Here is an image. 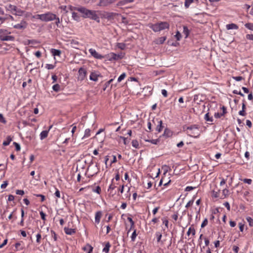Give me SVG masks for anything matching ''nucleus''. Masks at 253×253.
Segmentation results:
<instances>
[{"instance_id": "obj_25", "label": "nucleus", "mask_w": 253, "mask_h": 253, "mask_svg": "<svg viewBox=\"0 0 253 253\" xmlns=\"http://www.w3.org/2000/svg\"><path fill=\"white\" fill-rule=\"evenodd\" d=\"M205 120L207 122H212L213 118L212 117H210L209 116V113H207L204 117Z\"/></svg>"}, {"instance_id": "obj_59", "label": "nucleus", "mask_w": 253, "mask_h": 253, "mask_svg": "<svg viewBox=\"0 0 253 253\" xmlns=\"http://www.w3.org/2000/svg\"><path fill=\"white\" fill-rule=\"evenodd\" d=\"M37 240L36 241L38 243H41V235L39 233L36 235Z\"/></svg>"}, {"instance_id": "obj_32", "label": "nucleus", "mask_w": 253, "mask_h": 253, "mask_svg": "<svg viewBox=\"0 0 253 253\" xmlns=\"http://www.w3.org/2000/svg\"><path fill=\"white\" fill-rule=\"evenodd\" d=\"M126 46V45L125 43L121 42L117 43V47L122 50H124Z\"/></svg>"}, {"instance_id": "obj_44", "label": "nucleus", "mask_w": 253, "mask_h": 253, "mask_svg": "<svg viewBox=\"0 0 253 253\" xmlns=\"http://www.w3.org/2000/svg\"><path fill=\"white\" fill-rule=\"evenodd\" d=\"M55 67L54 65L47 64H46L45 68L48 70H51L54 69Z\"/></svg>"}, {"instance_id": "obj_41", "label": "nucleus", "mask_w": 253, "mask_h": 253, "mask_svg": "<svg viewBox=\"0 0 253 253\" xmlns=\"http://www.w3.org/2000/svg\"><path fill=\"white\" fill-rule=\"evenodd\" d=\"M156 236L157 237V242H160L162 236V234L160 232H157L156 233Z\"/></svg>"}, {"instance_id": "obj_21", "label": "nucleus", "mask_w": 253, "mask_h": 253, "mask_svg": "<svg viewBox=\"0 0 253 253\" xmlns=\"http://www.w3.org/2000/svg\"><path fill=\"white\" fill-rule=\"evenodd\" d=\"M51 53L54 56H60L61 51V50L59 49H51Z\"/></svg>"}, {"instance_id": "obj_4", "label": "nucleus", "mask_w": 253, "mask_h": 253, "mask_svg": "<svg viewBox=\"0 0 253 253\" xmlns=\"http://www.w3.org/2000/svg\"><path fill=\"white\" fill-rule=\"evenodd\" d=\"M7 31L4 29H0V40L2 41H13L14 37L12 36H7Z\"/></svg>"}, {"instance_id": "obj_29", "label": "nucleus", "mask_w": 253, "mask_h": 253, "mask_svg": "<svg viewBox=\"0 0 253 253\" xmlns=\"http://www.w3.org/2000/svg\"><path fill=\"white\" fill-rule=\"evenodd\" d=\"M145 140V141L150 142L154 144H157L158 143L160 142V139L159 138L156 139H152V140L146 139Z\"/></svg>"}, {"instance_id": "obj_35", "label": "nucleus", "mask_w": 253, "mask_h": 253, "mask_svg": "<svg viewBox=\"0 0 253 253\" xmlns=\"http://www.w3.org/2000/svg\"><path fill=\"white\" fill-rule=\"evenodd\" d=\"M132 145L135 148H138L139 147V143L136 140H133L132 141Z\"/></svg>"}, {"instance_id": "obj_46", "label": "nucleus", "mask_w": 253, "mask_h": 253, "mask_svg": "<svg viewBox=\"0 0 253 253\" xmlns=\"http://www.w3.org/2000/svg\"><path fill=\"white\" fill-rule=\"evenodd\" d=\"M208 223V220L207 218H205L204 221H203L202 224H201V227L204 228L205 227Z\"/></svg>"}, {"instance_id": "obj_58", "label": "nucleus", "mask_w": 253, "mask_h": 253, "mask_svg": "<svg viewBox=\"0 0 253 253\" xmlns=\"http://www.w3.org/2000/svg\"><path fill=\"white\" fill-rule=\"evenodd\" d=\"M40 214L41 216V218L43 220H45V216H46L45 214L42 211H40Z\"/></svg>"}, {"instance_id": "obj_27", "label": "nucleus", "mask_w": 253, "mask_h": 253, "mask_svg": "<svg viewBox=\"0 0 253 253\" xmlns=\"http://www.w3.org/2000/svg\"><path fill=\"white\" fill-rule=\"evenodd\" d=\"M90 135V130L88 128L86 129L84 131V136L83 137L82 139L88 137Z\"/></svg>"}, {"instance_id": "obj_16", "label": "nucleus", "mask_w": 253, "mask_h": 253, "mask_svg": "<svg viewBox=\"0 0 253 253\" xmlns=\"http://www.w3.org/2000/svg\"><path fill=\"white\" fill-rule=\"evenodd\" d=\"M167 39V37H162L158 38L155 41V43L158 44H163Z\"/></svg>"}, {"instance_id": "obj_33", "label": "nucleus", "mask_w": 253, "mask_h": 253, "mask_svg": "<svg viewBox=\"0 0 253 253\" xmlns=\"http://www.w3.org/2000/svg\"><path fill=\"white\" fill-rule=\"evenodd\" d=\"M162 169L164 170V174H166L168 172V171L170 169V168L167 165H164L163 166Z\"/></svg>"}, {"instance_id": "obj_5", "label": "nucleus", "mask_w": 253, "mask_h": 253, "mask_svg": "<svg viewBox=\"0 0 253 253\" xmlns=\"http://www.w3.org/2000/svg\"><path fill=\"white\" fill-rule=\"evenodd\" d=\"M55 15L56 14L51 12H46L43 14L42 21L48 22L53 21L55 19Z\"/></svg>"}, {"instance_id": "obj_7", "label": "nucleus", "mask_w": 253, "mask_h": 253, "mask_svg": "<svg viewBox=\"0 0 253 253\" xmlns=\"http://www.w3.org/2000/svg\"><path fill=\"white\" fill-rule=\"evenodd\" d=\"M153 123L156 125V123L158 124L156 127V130L158 131V132H161L162 130V129L163 128V126H162V121L159 120L158 119H153Z\"/></svg>"}, {"instance_id": "obj_3", "label": "nucleus", "mask_w": 253, "mask_h": 253, "mask_svg": "<svg viewBox=\"0 0 253 253\" xmlns=\"http://www.w3.org/2000/svg\"><path fill=\"white\" fill-rule=\"evenodd\" d=\"M149 27L154 32H158L166 29H169V24L167 22H160L155 24H149Z\"/></svg>"}, {"instance_id": "obj_36", "label": "nucleus", "mask_w": 253, "mask_h": 253, "mask_svg": "<svg viewBox=\"0 0 253 253\" xmlns=\"http://www.w3.org/2000/svg\"><path fill=\"white\" fill-rule=\"evenodd\" d=\"M126 77V74L124 73L122 74L118 79V82H121L123 80H124Z\"/></svg>"}, {"instance_id": "obj_48", "label": "nucleus", "mask_w": 253, "mask_h": 253, "mask_svg": "<svg viewBox=\"0 0 253 253\" xmlns=\"http://www.w3.org/2000/svg\"><path fill=\"white\" fill-rule=\"evenodd\" d=\"M13 145L15 146V150L17 151H20L21 148L20 145L18 143L14 142H13Z\"/></svg>"}, {"instance_id": "obj_43", "label": "nucleus", "mask_w": 253, "mask_h": 253, "mask_svg": "<svg viewBox=\"0 0 253 253\" xmlns=\"http://www.w3.org/2000/svg\"><path fill=\"white\" fill-rule=\"evenodd\" d=\"M127 220L130 222V229L134 227V222L133 221L132 219L130 217H127Z\"/></svg>"}, {"instance_id": "obj_62", "label": "nucleus", "mask_w": 253, "mask_h": 253, "mask_svg": "<svg viewBox=\"0 0 253 253\" xmlns=\"http://www.w3.org/2000/svg\"><path fill=\"white\" fill-rule=\"evenodd\" d=\"M223 116V114L222 113H215L214 114V117L216 118H219Z\"/></svg>"}, {"instance_id": "obj_24", "label": "nucleus", "mask_w": 253, "mask_h": 253, "mask_svg": "<svg viewBox=\"0 0 253 253\" xmlns=\"http://www.w3.org/2000/svg\"><path fill=\"white\" fill-rule=\"evenodd\" d=\"M192 233V235H193V236H194V235H195V233H196V231H195V230L194 228V227H192V226H191V227H190L189 228V229H188V231H187V235H188V236L190 235V233Z\"/></svg>"}, {"instance_id": "obj_53", "label": "nucleus", "mask_w": 253, "mask_h": 253, "mask_svg": "<svg viewBox=\"0 0 253 253\" xmlns=\"http://www.w3.org/2000/svg\"><path fill=\"white\" fill-rule=\"evenodd\" d=\"M59 8L62 9L65 13H67L68 12V11L67 9V6L66 5L60 6Z\"/></svg>"}, {"instance_id": "obj_6", "label": "nucleus", "mask_w": 253, "mask_h": 253, "mask_svg": "<svg viewBox=\"0 0 253 253\" xmlns=\"http://www.w3.org/2000/svg\"><path fill=\"white\" fill-rule=\"evenodd\" d=\"M117 0H99L97 5L102 7L108 6L114 3Z\"/></svg>"}, {"instance_id": "obj_22", "label": "nucleus", "mask_w": 253, "mask_h": 253, "mask_svg": "<svg viewBox=\"0 0 253 253\" xmlns=\"http://www.w3.org/2000/svg\"><path fill=\"white\" fill-rule=\"evenodd\" d=\"M172 135L171 131L168 128H166L165 129L164 132L163 134V136H165L166 137H169Z\"/></svg>"}, {"instance_id": "obj_52", "label": "nucleus", "mask_w": 253, "mask_h": 253, "mask_svg": "<svg viewBox=\"0 0 253 253\" xmlns=\"http://www.w3.org/2000/svg\"><path fill=\"white\" fill-rule=\"evenodd\" d=\"M35 196L38 197H41V202H43L45 200V196L42 194H34Z\"/></svg>"}, {"instance_id": "obj_30", "label": "nucleus", "mask_w": 253, "mask_h": 253, "mask_svg": "<svg viewBox=\"0 0 253 253\" xmlns=\"http://www.w3.org/2000/svg\"><path fill=\"white\" fill-rule=\"evenodd\" d=\"M183 33L185 35V38H187L189 34V30L186 26L183 27Z\"/></svg>"}, {"instance_id": "obj_26", "label": "nucleus", "mask_w": 253, "mask_h": 253, "mask_svg": "<svg viewBox=\"0 0 253 253\" xmlns=\"http://www.w3.org/2000/svg\"><path fill=\"white\" fill-rule=\"evenodd\" d=\"M110 246H111L110 244V243L109 242L106 243V245H105V247L103 249V252H105L106 253H108Z\"/></svg>"}, {"instance_id": "obj_28", "label": "nucleus", "mask_w": 253, "mask_h": 253, "mask_svg": "<svg viewBox=\"0 0 253 253\" xmlns=\"http://www.w3.org/2000/svg\"><path fill=\"white\" fill-rule=\"evenodd\" d=\"M52 89L54 91L58 92L60 90V85L59 84H55L53 85Z\"/></svg>"}, {"instance_id": "obj_9", "label": "nucleus", "mask_w": 253, "mask_h": 253, "mask_svg": "<svg viewBox=\"0 0 253 253\" xmlns=\"http://www.w3.org/2000/svg\"><path fill=\"white\" fill-rule=\"evenodd\" d=\"M89 52L90 54L96 59H101L103 58L104 56L102 55L99 54L96 50L93 48H90L89 49Z\"/></svg>"}, {"instance_id": "obj_18", "label": "nucleus", "mask_w": 253, "mask_h": 253, "mask_svg": "<svg viewBox=\"0 0 253 253\" xmlns=\"http://www.w3.org/2000/svg\"><path fill=\"white\" fill-rule=\"evenodd\" d=\"M226 28L228 30L238 29V26L235 24L231 23V24H227L226 25Z\"/></svg>"}, {"instance_id": "obj_10", "label": "nucleus", "mask_w": 253, "mask_h": 253, "mask_svg": "<svg viewBox=\"0 0 253 253\" xmlns=\"http://www.w3.org/2000/svg\"><path fill=\"white\" fill-rule=\"evenodd\" d=\"M27 26V23L25 21L22 20L20 23L14 25L13 28L17 29H25Z\"/></svg>"}, {"instance_id": "obj_11", "label": "nucleus", "mask_w": 253, "mask_h": 253, "mask_svg": "<svg viewBox=\"0 0 253 253\" xmlns=\"http://www.w3.org/2000/svg\"><path fill=\"white\" fill-rule=\"evenodd\" d=\"M110 57V58L109 60L111 61L112 60H118L119 59H122L123 57L121 55L117 54L114 53H111Z\"/></svg>"}, {"instance_id": "obj_51", "label": "nucleus", "mask_w": 253, "mask_h": 253, "mask_svg": "<svg viewBox=\"0 0 253 253\" xmlns=\"http://www.w3.org/2000/svg\"><path fill=\"white\" fill-rule=\"evenodd\" d=\"M21 246V244L20 243H16L15 244V247L16 249V251L21 250H22V248H20V247Z\"/></svg>"}, {"instance_id": "obj_34", "label": "nucleus", "mask_w": 253, "mask_h": 253, "mask_svg": "<svg viewBox=\"0 0 253 253\" xmlns=\"http://www.w3.org/2000/svg\"><path fill=\"white\" fill-rule=\"evenodd\" d=\"M246 219L247 221L249 222V225L251 227L253 226V219L252 217L248 216L246 218Z\"/></svg>"}, {"instance_id": "obj_19", "label": "nucleus", "mask_w": 253, "mask_h": 253, "mask_svg": "<svg viewBox=\"0 0 253 253\" xmlns=\"http://www.w3.org/2000/svg\"><path fill=\"white\" fill-rule=\"evenodd\" d=\"M48 133V130H43L41 132L40 134V138L42 140L46 137H47Z\"/></svg>"}, {"instance_id": "obj_1", "label": "nucleus", "mask_w": 253, "mask_h": 253, "mask_svg": "<svg viewBox=\"0 0 253 253\" xmlns=\"http://www.w3.org/2000/svg\"><path fill=\"white\" fill-rule=\"evenodd\" d=\"M200 126L198 125H192L190 126H184L183 129L186 131L188 135L190 137H198L200 135L201 130Z\"/></svg>"}, {"instance_id": "obj_38", "label": "nucleus", "mask_w": 253, "mask_h": 253, "mask_svg": "<svg viewBox=\"0 0 253 253\" xmlns=\"http://www.w3.org/2000/svg\"><path fill=\"white\" fill-rule=\"evenodd\" d=\"M193 2V0H185L184 5L186 8H188L191 3Z\"/></svg>"}, {"instance_id": "obj_47", "label": "nucleus", "mask_w": 253, "mask_h": 253, "mask_svg": "<svg viewBox=\"0 0 253 253\" xmlns=\"http://www.w3.org/2000/svg\"><path fill=\"white\" fill-rule=\"evenodd\" d=\"M175 37L177 41H179L181 38V35L179 31H177Z\"/></svg>"}, {"instance_id": "obj_45", "label": "nucleus", "mask_w": 253, "mask_h": 253, "mask_svg": "<svg viewBox=\"0 0 253 253\" xmlns=\"http://www.w3.org/2000/svg\"><path fill=\"white\" fill-rule=\"evenodd\" d=\"M136 236H137V234H136V230H135L133 232V233H132V234L131 235V239L132 241H134V240H135Z\"/></svg>"}, {"instance_id": "obj_56", "label": "nucleus", "mask_w": 253, "mask_h": 253, "mask_svg": "<svg viewBox=\"0 0 253 253\" xmlns=\"http://www.w3.org/2000/svg\"><path fill=\"white\" fill-rule=\"evenodd\" d=\"M233 79L236 81H240L243 79V78L242 76H236L233 77Z\"/></svg>"}, {"instance_id": "obj_40", "label": "nucleus", "mask_w": 253, "mask_h": 253, "mask_svg": "<svg viewBox=\"0 0 253 253\" xmlns=\"http://www.w3.org/2000/svg\"><path fill=\"white\" fill-rule=\"evenodd\" d=\"M42 17H43V14H37V15L33 16V18L40 19L41 21H42Z\"/></svg>"}, {"instance_id": "obj_8", "label": "nucleus", "mask_w": 253, "mask_h": 253, "mask_svg": "<svg viewBox=\"0 0 253 253\" xmlns=\"http://www.w3.org/2000/svg\"><path fill=\"white\" fill-rule=\"evenodd\" d=\"M78 74V80L83 81L84 79L86 76V71L84 68H81L79 70Z\"/></svg>"}, {"instance_id": "obj_61", "label": "nucleus", "mask_w": 253, "mask_h": 253, "mask_svg": "<svg viewBox=\"0 0 253 253\" xmlns=\"http://www.w3.org/2000/svg\"><path fill=\"white\" fill-rule=\"evenodd\" d=\"M246 39L249 40L253 41V34H247Z\"/></svg>"}, {"instance_id": "obj_14", "label": "nucleus", "mask_w": 253, "mask_h": 253, "mask_svg": "<svg viewBox=\"0 0 253 253\" xmlns=\"http://www.w3.org/2000/svg\"><path fill=\"white\" fill-rule=\"evenodd\" d=\"M83 250L86 252L87 253H91L92 252L93 248L91 245L86 244L84 247H83Z\"/></svg>"}, {"instance_id": "obj_55", "label": "nucleus", "mask_w": 253, "mask_h": 253, "mask_svg": "<svg viewBox=\"0 0 253 253\" xmlns=\"http://www.w3.org/2000/svg\"><path fill=\"white\" fill-rule=\"evenodd\" d=\"M193 202H194V199H192L190 201H189L187 203V204L185 206V207L186 208H189L190 206H191L193 204Z\"/></svg>"}, {"instance_id": "obj_23", "label": "nucleus", "mask_w": 253, "mask_h": 253, "mask_svg": "<svg viewBox=\"0 0 253 253\" xmlns=\"http://www.w3.org/2000/svg\"><path fill=\"white\" fill-rule=\"evenodd\" d=\"M12 141V138L10 136L6 137V140L4 141L2 144L4 146H7L9 144L10 142Z\"/></svg>"}, {"instance_id": "obj_57", "label": "nucleus", "mask_w": 253, "mask_h": 253, "mask_svg": "<svg viewBox=\"0 0 253 253\" xmlns=\"http://www.w3.org/2000/svg\"><path fill=\"white\" fill-rule=\"evenodd\" d=\"M8 185V181H4L3 182V183L0 186L1 188L4 189L6 187V186Z\"/></svg>"}, {"instance_id": "obj_31", "label": "nucleus", "mask_w": 253, "mask_h": 253, "mask_svg": "<svg viewBox=\"0 0 253 253\" xmlns=\"http://www.w3.org/2000/svg\"><path fill=\"white\" fill-rule=\"evenodd\" d=\"M245 26L248 29L253 31V23H247L245 24Z\"/></svg>"}, {"instance_id": "obj_64", "label": "nucleus", "mask_w": 253, "mask_h": 253, "mask_svg": "<svg viewBox=\"0 0 253 253\" xmlns=\"http://www.w3.org/2000/svg\"><path fill=\"white\" fill-rule=\"evenodd\" d=\"M224 206L227 208V209L228 210V211H230V205L229 204L228 202H226L225 203H224L223 204Z\"/></svg>"}, {"instance_id": "obj_17", "label": "nucleus", "mask_w": 253, "mask_h": 253, "mask_svg": "<svg viewBox=\"0 0 253 253\" xmlns=\"http://www.w3.org/2000/svg\"><path fill=\"white\" fill-rule=\"evenodd\" d=\"M101 216H102V212L101 211H98L96 212L95 215V222L98 223L100 222Z\"/></svg>"}, {"instance_id": "obj_12", "label": "nucleus", "mask_w": 253, "mask_h": 253, "mask_svg": "<svg viewBox=\"0 0 253 253\" xmlns=\"http://www.w3.org/2000/svg\"><path fill=\"white\" fill-rule=\"evenodd\" d=\"M13 12H12L13 14L18 15V16H22L25 12L24 11L22 10L21 9L18 8L17 7L15 6V10H13Z\"/></svg>"}, {"instance_id": "obj_50", "label": "nucleus", "mask_w": 253, "mask_h": 253, "mask_svg": "<svg viewBox=\"0 0 253 253\" xmlns=\"http://www.w3.org/2000/svg\"><path fill=\"white\" fill-rule=\"evenodd\" d=\"M0 122L3 124H5L6 123L5 119L1 114H0Z\"/></svg>"}, {"instance_id": "obj_20", "label": "nucleus", "mask_w": 253, "mask_h": 253, "mask_svg": "<svg viewBox=\"0 0 253 253\" xmlns=\"http://www.w3.org/2000/svg\"><path fill=\"white\" fill-rule=\"evenodd\" d=\"M99 76L98 75L96 74L95 73L92 72L90 75V80L93 81H97L98 79L97 77Z\"/></svg>"}, {"instance_id": "obj_37", "label": "nucleus", "mask_w": 253, "mask_h": 253, "mask_svg": "<svg viewBox=\"0 0 253 253\" xmlns=\"http://www.w3.org/2000/svg\"><path fill=\"white\" fill-rule=\"evenodd\" d=\"M72 14V18L75 20L78 21L80 18V17L78 15V13H76L75 12H73Z\"/></svg>"}, {"instance_id": "obj_13", "label": "nucleus", "mask_w": 253, "mask_h": 253, "mask_svg": "<svg viewBox=\"0 0 253 253\" xmlns=\"http://www.w3.org/2000/svg\"><path fill=\"white\" fill-rule=\"evenodd\" d=\"M64 230L67 235H71L76 233L75 229L69 228L68 227H64Z\"/></svg>"}, {"instance_id": "obj_15", "label": "nucleus", "mask_w": 253, "mask_h": 253, "mask_svg": "<svg viewBox=\"0 0 253 253\" xmlns=\"http://www.w3.org/2000/svg\"><path fill=\"white\" fill-rule=\"evenodd\" d=\"M83 7H75V6H73L71 5L68 6V8L70 11H73L75 10H77V11L81 12V13H82V11L83 10Z\"/></svg>"}, {"instance_id": "obj_60", "label": "nucleus", "mask_w": 253, "mask_h": 253, "mask_svg": "<svg viewBox=\"0 0 253 253\" xmlns=\"http://www.w3.org/2000/svg\"><path fill=\"white\" fill-rule=\"evenodd\" d=\"M16 194L17 195H23L24 194V191L22 190H17L16 191Z\"/></svg>"}, {"instance_id": "obj_54", "label": "nucleus", "mask_w": 253, "mask_h": 253, "mask_svg": "<svg viewBox=\"0 0 253 253\" xmlns=\"http://www.w3.org/2000/svg\"><path fill=\"white\" fill-rule=\"evenodd\" d=\"M243 182L246 183H248L249 184H251L252 183V180L251 179L245 178L243 180Z\"/></svg>"}, {"instance_id": "obj_42", "label": "nucleus", "mask_w": 253, "mask_h": 253, "mask_svg": "<svg viewBox=\"0 0 253 253\" xmlns=\"http://www.w3.org/2000/svg\"><path fill=\"white\" fill-rule=\"evenodd\" d=\"M92 191L94 192H96L97 194H99L101 193V190L100 187L99 186H97L95 189H93Z\"/></svg>"}, {"instance_id": "obj_39", "label": "nucleus", "mask_w": 253, "mask_h": 253, "mask_svg": "<svg viewBox=\"0 0 253 253\" xmlns=\"http://www.w3.org/2000/svg\"><path fill=\"white\" fill-rule=\"evenodd\" d=\"M54 20L55 21V24L56 25V26L57 27H60L59 24L60 23V20L59 18L58 17H57L56 15H55V19H54Z\"/></svg>"}, {"instance_id": "obj_49", "label": "nucleus", "mask_w": 253, "mask_h": 253, "mask_svg": "<svg viewBox=\"0 0 253 253\" xmlns=\"http://www.w3.org/2000/svg\"><path fill=\"white\" fill-rule=\"evenodd\" d=\"M15 6H16L15 5H13L10 4L8 6V10H11V12H13V10H15Z\"/></svg>"}, {"instance_id": "obj_63", "label": "nucleus", "mask_w": 253, "mask_h": 253, "mask_svg": "<svg viewBox=\"0 0 253 253\" xmlns=\"http://www.w3.org/2000/svg\"><path fill=\"white\" fill-rule=\"evenodd\" d=\"M229 193V190L225 188L223 190V194L224 195L225 197H226L227 195H228Z\"/></svg>"}, {"instance_id": "obj_2", "label": "nucleus", "mask_w": 253, "mask_h": 253, "mask_svg": "<svg viewBox=\"0 0 253 253\" xmlns=\"http://www.w3.org/2000/svg\"><path fill=\"white\" fill-rule=\"evenodd\" d=\"M82 13L83 14L82 17L84 18H90L94 20L97 22H99L100 19L99 16L96 14L95 10H91L83 7Z\"/></svg>"}]
</instances>
